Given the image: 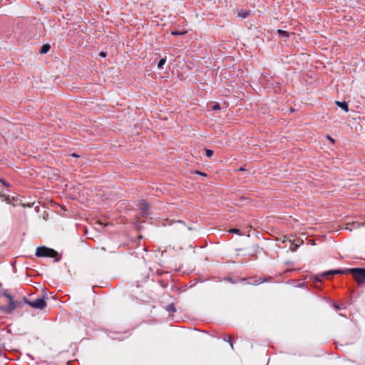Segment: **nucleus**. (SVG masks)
I'll list each match as a JSON object with an SVG mask.
<instances>
[{
	"instance_id": "obj_26",
	"label": "nucleus",
	"mask_w": 365,
	"mask_h": 365,
	"mask_svg": "<svg viewBox=\"0 0 365 365\" xmlns=\"http://www.w3.org/2000/svg\"><path fill=\"white\" fill-rule=\"evenodd\" d=\"M71 156H72V157H75V158H78V157H79V155H77L76 153H72V154H71Z\"/></svg>"
},
{
	"instance_id": "obj_7",
	"label": "nucleus",
	"mask_w": 365,
	"mask_h": 365,
	"mask_svg": "<svg viewBox=\"0 0 365 365\" xmlns=\"http://www.w3.org/2000/svg\"><path fill=\"white\" fill-rule=\"evenodd\" d=\"M335 103L336 104L337 106H339V108L343 109L344 111H346V112L349 111V105L346 101L341 102V101H335Z\"/></svg>"
},
{
	"instance_id": "obj_6",
	"label": "nucleus",
	"mask_w": 365,
	"mask_h": 365,
	"mask_svg": "<svg viewBox=\"0 0 365 365\" xmlns=\"http://www.w3.org/2000/svg\"><path fill=\"white\" fill-rule=\"evenodd\" d=\"M346 273H349L348 269H344V270L335 269V270H331V271H329V272H324L322 274V276L333 275V274H346Z\"/></svg>"
},
{
	"instance_id": "obj_13",
	"label": "nucleus",
	"mask_w": 365,
	"mask_h": 365,
	"mask_svg": "<svg viewBox=\"0 0 365 365\" xmlns=\"http://www.w3.org/2000/svg\"><path fill=\"white\" fill-rule=\"evenodd\" d=\"M225 340L230 344V345L231 346V348L233 349H234V346H233V341H232V336L228 335L227 336V339H225Z\"/></svg>"
},
{
	"instance_id": "obj_21",
	"label": "nucleus",
	"mask_w": 365,
	"mask_h": 365,
	"mask_svg": "<svg viewBox=\"0 0 365 365\" xmlns=\"http://www.w3.org/2000/svg\"><path fill=\"white\" fill-rule=\"evenodd\" d=\"M220 106L219 105V103H216L215 105H214L212 106V110H220Z\"/></svg>"
},
{
	"instance_id": "obj_2",
	"label": "nucleus",
	"mask_w": 365,
	"mask_h": 365,
	"mask_svg": "<svg viewBox=\"0 0 365 365\" xmlns=\"http://www.w3.org/2000/svg\"><path fill=\"white\" fill-rule=\"evenodd\" d=\"M36 255L38 257H47L56 258L58 257V253L56 250H54L51 248H48L47 247L42 246V247H38L36 249Z\"/></svg>"
},
{
	"instance_id": "obj_18",
	"label": "nucleus",
	"mask_w": 365,
	"mask_h": 365,
	"mask_svg": "<svg viewBox=\"0 0 365 365\" xmlns=\"http://www.w3.org/2000/svg\"><path fill=\"white\" fill-rule=\"evenodd\" d=\"M166 62V59L165 58H161L159 62H158V68H162L163 66L165 63Z\"/></svg>"
},
{
	"instance_id": "obj_25",
	"label": "nucleus",
	"mask_w": 365,
	"mask_h": 365,
	"mask_svg": "<svg viewBox=\"0 0 365 365\" xmlns=\"http://www.w3.org/2000/svg\"><path fill=\"white\" fill-rule=\"evenodd\" d=\"M327 138L331 142V143H334L335 141L331 137L327 136Z\"/></svg>"
},
{
	"instance_id": "obj_1",
	"label": "nucleus",
	"mask_w": 365,
	"mask_h": 365,
	"mask_svg": "<svg viewBox=\"0 0 365 365\" xmlns=\"http://www.w3.org/2000/svg\"><path fill=\"white\" fill-rule=\"evenodd\" d=\"M348 272L359 284H365V268H350Z\"/></svg>"
},
{
	"instance_id": "obj_22",
	"label": "nucleus",
	"mask_w": 365,
	"mask_h": 365,
	"mask_svg": "<svg viewBox=\"0 0 365 365\" xmlns=\"http://www.w3.org/2000/svg\"><path fill=\"white\" fill-rule=\"evenodd\" d=\"M195 173L197 174V175H200V176H204V177L207 176L206 173L200 172V171H198V170H196Z\"/></svg>"
},
{
	"instance_id": "obj_3",
	"label": "nucleus",
	"mask_w": 365,
	"mask_h": 365,
	"mask_svg": "<svg viewBox=\"0 0 365 365\" xmlns=\"http://www.w3.org/2000/svg\"><path fill=\"white\" fill-rule=\"evenodd\" d=\"M27 303L32 307L39 309H43L46 307V301L42 299H36L34 302H27Z\"/></svg>"
},
{
	"instance_id": "obj_12",
	"label": "nucleus",
	"mask_w": 365,
	"mask_h": 365,
	"mask_svg": "<svg viewBox=\"0 0 365 365\" xmlns=\"http://www.w3.org/2000/svg\"><path fill=\"white\" fill-rule=\"evenodd\" d=\"M277 33L281 36H284L286 38H288L289 36V34L287 31H284V30L278 29Z\"/></svg>"
},
{
	"instance_id": "obj_24",
	"label": "nucleus",
	"mask_w": 365,
	"mask_h": 365,
	"mask_svg": "<svg viewBox=\"0 0 365 365\" xmlns=\"http://www.w3.org/2000/svg\"><path fill=\"white\" fill-rule=\"evenodd\" d=\"M99 55L101 56V57H106V53L104 52V51H101Z\"/></svg>"
},
{
	"instance_id": "obj_15",
	"label": "nucleus",
	"mask_w": 365,
	"mask_h": 365,
	"mask_svg": "<svg viewBox=\"0 0 365 365\" xmlns=\"http://www.w3.org/2000/svg\"><path fill=\"white\" fill-rule=\"evenodd\" d=\"M166 309L168 311L172 312H176V309H175L174 304H170L169 305H168Z\"/></svg>"
},
{
	"instance_id": "obj_10",
	"label": "nucleus",
	"mask_w": 365,
	"mask_h": 365,
	"mask_svg": "<svg viewBox=\"0 0 365 365\" xmlns=\"http://www.w3.org/2000/svg\"><path fill=\"white\" fill-rule=\"evenodd\" d=\"M176 225L178 227V228L187 229L188 230H192V228L190 227L186 226L182 221H178L176 222Z\"/></svg>"
},
{
	"instance_id": "obj_16",
	"label": "nucleus",
	"mask_w": 365,
	"mask_h": 365,
	"mask_svg": "<svg viewBox=\"0 0 365 365\" xmlns=\"http://www.w3.org/2000/svg\"><path fill=\"white\" fill-rule=\"evenodd\" d=\"M187 33V31H173L171 33L172 35H174V36H180V35H183V34H185Z\"/></svg>"
},
{
	"instance_id": "obj_11",
	"label": "nucleus",
	"mask_w": 365,
	"mask_h": 365,
	"mask_svg": "<svg viewBox=\"0 0 365 365\" xmlns=\"http://www.w3.org/2000/svg\"><path fill=\"white\" fill-rule=\"evenodd\" d=\"M249 15V11H246V10H241L240 11H239L238 13V16L240 17H241L242 19H245Z\"/></svg>"
},
{
	"instance_id": "obj_14",
	"label": "nucleus",
	"mask_w": 365,
	"mask_h": 365,
	"mask_svg": "<svg viewBox=\"0 0 365 365\" xmlns=\"http://www.w3.org/2000/svg\"><path fill=\"white\" fill-rule=\"evenodd\" d=\"M0 197L3 198L6 203L9 204L11 202L10 197L9 195H6L5 194H1Z\"/></svg>"
},
{
	"instance_id": "obj_17",
	"label": "nucleus",
	"mask_w": 365,
	"mask_h": 365,
	"mask_svg": "<svg viewBox=\"0 0 365 365\" xmlns=\"http://www.w3.org/2000/svg\"><path fill=\"white\" fill-rule=\"evenodd\" d=\"M205 153H206L207 157L211 158L213 155L214 152L212 150L205 149Z\"/></svg>"
},
{
	"instance_id": "obj_19",
	"label": "nucleus",
	"mask_w": 365,
	"mask_h": 365,
	"mask_svg": "<svg viewBox=\"0 0 365 365\" xmlns=\"http://www.w3.org/2000/svg\"><path fill=\"white\" fill-rule=\"evenodd\" d=\"M228 232L230 233H235L237 235L240 234V230L239 229H236V228L230 229Z\"/></svg>"
},
{
	"instance_id": "obj_23",
	"label": "nucleus",
	"mask_w": 365,
	"mask_h": 365,
	"mask_svg": "<svg viewBox=\"0 0 365 365\" xmlns=\"http://www.w3.org/2000/svg\"><path fill=\"white\" fill-rule=\"evenodd\" d=\"M351 225L354 227V228L359 227L360 226V223L357 222H354Z\"/></svg>"
},
{
	"instance_id": "obj_5",
	"label": "nucleus",
	"mask_w": 365,
	"mask_h": 365,
	"mask_svg": "<svg viewBox=\"0 0 365 365\" xmlns=\"http://www.w3.org/2000/svg\"><path fill=\"white\" fill-rule=\"evenodd\" d=\"M139 206H140V209L142 213L147 214L148 212L150 206L146 201L141 200L140 202Z\"/></svg>"
},
{
	"instance_id": "obj_9",
	"label": "nucleus",
	"mask_w": 365,
	"mask_h": 365,
	"mask_svg": "<svg viewBox=\"0 0 365 365\" xmlns=\"http://www.w3.org/2000/svg\"><path fill=\"white\" fill-rule=\"evenodd\" d=\"M51 48V46L48 43L43 44L40 49V53L42 54L46 53Z\"/></svg>"
},
{
	"instance_id": "obj_8",
	"label": "nucleus",
	"mask_w": 365,
	"mask_h": 365,
	"mask_svg": "<svg viewBox=\"0 0 365 365\" xmlns=\"http://www.w3.org/2000/svg\"><path fill=\"white\" fill-rule=\"evenodd\" d=\"M267 280V279L259 277V278L255 279L252 282H249L248 284H252V285H258L259 284H262V283L266 282Z\"/></svg>"
},
{
	"instance_id": "obj_20",
	"label": "nucleus",
	"mask_w": 365,
	"mask_h": 365,
	"mask_svg": "<svg viewBox=\"0 0 365 365\" xmlns=\"http://www.w3.org/2000/svg\"><path fill=\"white\" fill-rule=\"evenodd\" d=\"M0 182L6 187H9V184L6 182L3 178H0Z\"/></svg>"
},
{
	"instance_id": "obj_4",
	"label": "nucleus",
	"mask_w": 365,
	"mask_h": 365,
	"mask_svg": "<svg viewBox=\"0 0 365 365\" xmlns=\"http://www.w3.org/2000/svg\"><path fill=\"white\" fill-rule=\"evenodd\" d=\"M4 296L8 299L9 304V307L6 308L5 310L8 313L11 312L16 308V302L14 301L11 295L9 293L5 292L4 293Z\"/></svg>"
}]
</instances>
